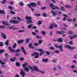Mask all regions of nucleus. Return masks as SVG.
Returning a JSON list of instances; mask_svg holds the SVG:
<instances>
[{
    "label": "nucleus",
    "instance_id": "obj_1",
    "mask_svg": "<svg viewBox=\"0 0 77 77\" xmlns=\"http://www.w3.org/2000/svg\"><path fill=\"white\" fill-rule=\"evenodd\" d=\"M28 66L29 68L30 69V70H32V71H33L34 70L35 71H38L39 72H41V73H42V74H44V72L43 71H41L40 70H39L38 69V67H37L35 65L33 67V68L32 66Z\"/></svg>",
    "mask_w": 77,
    "mask_h": 77
},
{
    "label": "nucleus",
    "instance_id": "obj_2",
    "mask_svg": "<svg viewBox=\"0 0 77 77\" xmlns=\"http://www.w3.org/2000/svg\"><path fill=\"white\" fill-rule=\"evenodd\" d=\"M25 19L26 20H28L26 21V23L28 24H31L32 23V17L28 16H26L25 17Z\"/></svg>",
    "mask_w": 77,
    "mask_h": 77
},
{
    "label": "nucleus",
    "instance_id": "obj_3",
    "mask_svg": "<svg viewBox=\"0 0 77 77\" xmlns=\"http://www.w3.org/2000/svg\"><path fill=\"white\" fill-rule=\"evenodd\" d=\"M8 49L10 51L12 52L13 53H14V52L15 53H19V52H20L21 51L20 49H17V50L15 51V49L12 48L10 47H8Z\"/></svg>",
    "mask_w": 77,
    "mask_h": 77
},
{
    "label": "nucleus",
    "instance_id": "obj_4",
    "mask_svg": "<svg viewBox=\"0 0 77 77\" xmlns=\"http://www.w3.org/2000/svg\"><path fill=\"white\" fill-rule=\"evenodd\" d=\"M54 45L57 48H60L61 51H63V48L62 45H60L59 46L57 44H55Z\"/></svg>",
    "mask_w": 77,
    "mask_h": 77
},
{
    "label": "nucleus",
    "instance_id": "obj_5",
    "mask_svg": "<svg viewBox=\"0 0 77 77\" xmlns=\"http://www.w3.org/2000/svg\"><path fill=\"white\" fill-rule=\"evenodd\" d=\"M65 48H67L69 49H70V50H73L75 49V47H71V46L69 45H64Z\"/></svg>",
    "mask_w": 77,
    "mask_h": 77
},
{
    "label": "nucleus",
    "instance_id": "obj_6",
    "mask_svg": "<svg viewBox=\"0 0 77 77\" xmlns=\"http://www.w3.org/2000/svg\"><path fill=\"white\" fill-rule=\"evenodd\" d=\"M32 56H36L34 57L35 59H37L39 58V54L38 52H34L33 54H32Z\"/></svg>",
    "mask_w": 77,
    "mask_h": 77
},
{
    "label": "nucleus",
    "instance_id": "obj_7",
    "mask_svg": "<svg viewBox=\"0 0 77 77\" xmlns=\"http://www.w3.org/2000/svg\"><path fill=\"white\" fill-rule=\"evenodd\" d=\"M9 23L11 24L13 23V24H18L20 23V21L18 20H10Z\"/></svg>",
    "mask_w": 77,
    "mask_h": 77
},
{
    "label": "nucleus",
    "instance_id": "obj_8",
    "mask_svg": "<svg viewBox=\"0 0 77 77\" xmlns=\"http://www.w3.org/2000/svg\"><path fill=\"white\" fill-rule=\"evenodd\" d=\"M20 71L21 72L20 73V74L22 75L23 77H24V75H26V73L24 72V71L23 70V69H21L20 70Z\"/></svg>",
    "mask_w": 77,
    "mask_h": 77
},
{
    "label": "nucleus",
    "instance_id": "obj_9",
    "mask_svg": "<svg viewBox=\"0 0 77 77\" xmlns=\"http://www.w3.org/2000/svg\"><path fill=\"white\" fill-rule=\"evenodd\" d=\"M37 50H38V51H39L40 52H41L39 54L40 56H42V54H44L45 53H44V51L42 50V49H37Z\"/></svg>",
    "mask_w": 77,
    "mask_h": 77
},
{
    "label": "nucleus",
    "instance_id": "obj_10",
    "mask_svg": "<svg viewBox=\"0 0 77 77\" xmlns=\"http://www.w3.org/2000/svg\"><path fill=\"white\" fill-rule=\"evenodd\" d=\"M1 36L4 39H6V34L3 33H1Z\"/></svg>",
    "mask_w": 77,
    "mask_h": 77
},
{
    "label": "nucleus",
    "instance_id": "obj_11",
    "mask_svg": "<svg viewBox=\"0 0 77 77\" xmlns=\"http://www.w3.org/2000/svg\"><path fill=\"white\" fill-rule=\"evenodd\" d=\"M30 5L32 7H36V6H37V4H36V3H35L34 2H32L31 3Z\"/></svg>",
    "mask_w": 77,
    "mask_h": 77
},
{
    "label": "nucleus",
    "instance_id": "obj_12",
    "mask_svg": "<svg viewBox=\"0 0 77 77\" xmlns=\"http://www.w3.org/2000/svg\"><path fill=\"white\" fill-rule=\"evenodd\" d=\"M21 49L22 50L23 53L24 54H27V53L26 52L25 50H24V48L23 47H21Z\"/></svg>",
    "mask_w": 77,
    "mask_h": 77
},
{
    "label": "nucleus",
    "instance_id": "obj_13",
    "mask_svg": "<svg viewBox=\"0 0 77 77\" xmlns=\"http://www.w3.org/2000/svg\"><path fill=\"white\" fill-rule=\"evenodd\" d=\"M23 69L26 72H29V69L27 67H25L23 68Z\"/></svg>",
    "mask_w": 77,
    "mask_h": 77
},
{
    "label": "nucleus",
    "instance_id": "obj_14",
    "mask_svg": "<svg viewBox=\"0 0 77 77\" xmlns=\"http://www.w3.org/2000/svg\"><path fill=\"white\" fill-rule=\"evenodd\" d=\"M28 46L30 48H31V49H34V47L32 46V43H29L28 45Z\"/></svg>",
    "mask_w": 77,
    "mask_h": 77
},
{
    "label": "nucleus",
    "instance_id": "obj_15",
    "mask_svg": "<svg viewBox=\"0 0 77 77\" xmlns=\"http://www.w3.org/2000/svg\"><path fill=\"white\" fill-rule=\"evenodd\" d=\"M16 60V57H14L12 58H10V61L11 62H14V61H15Z\"/></svg>",
    "mask_w": 77,
    "mask_h": 77
},
{
    "label": "nucleus",
    "instance_id": "obj_16",
    "mask_svg": "<svg viewBox=\"0 0 77 77\" xmlns=\"http://www.w3.org/2000/svg\"><path fill=\"white\" fill-rule=\"evenodd\" d=\"M24 42V40H19L17 42V44H21V43H23Z\"/></svg>",
    "mask_w": 77,
    "mask_h": 77
},
{
    "label": "nucleus",
    "instance_id": "obj_17",
    "mask_svg": "<svg viewBox=\"0 0 77 77\" xmlns=\"http://www.w3.org/2000/svg\"><path fill=\"white\" fill-rule=\"evenodd\" d=\"M2 24L5 25V26H8V25H9V23H7V22L3 21L2 22Z\"/></svg>",
    "mask_w": 77,
    "mask_h": 77
},
{
    "label": "nucleus",
    "instance_id": "obj_18",
    "mask_svg": "<svg viewBox=\"0 0 77 77\" xmlns=\"http://www.w3.org/2000/svg\"><path fill=\"white\" fill-rule=\"evenodd\" d=\"M49 6L50 8H54V5L53 3H51L49 5Z\"/></svg>",
    "mask_w": 77,
    "mask_h": 77
},
{
    "label": "nucleus",
    "instance_id": "obj_19",
    "mask_svg": "<svg viewBox=\"0 0 77 77\" xmlns=\"http://www.w3.org/2000/svg\"><path fill=\"white\" fill-rule=\"evenodd\" d=\"M4 56L5 57V58L6 59H7L8 58V57H9L8 55V54L7 53H6L5 54Z\"/></svg>",
    "mask_w": 77,
    "mask_h": 77
},
{
    "label": "nucleus",
    "instance_id": "obj_20",
    "mask_svg": "<svg viewBox=\"0 0 77 77\" xmlns=\"http://www.w3.org/2000/svg\"><path fill=\"white\" fill-rule=\"evenodd\" d=\"M42 61L44 62H47L48 61V59H43Z\"/></svg>",
    "mask_w": 77,
    "mask_h": 77
},
{
    "label": "nucleus",
    "instance_id": "obj_21",
    "mask_svg": "<svg viewBox=\"0 0 77 77\" xmlns=\"http://www.w3.org/2000/svg\"><path fill=\"white\" fill-rule=\"evenodd\" d=\"M54 8H52V10H55L56 9H58V10H59V8H58V7H57V6H54Z\"/></svg>",
    "mask_w": 77,
    "mask_h": 77
},
{
    "label": "nucleus",
    "instance_id": "obj_22",
    "mask_svg": "<svg viewBox=\"0 0 77 77\" xmlns=\"http://www.w3.org/2000/svg\"><path fill=\"white\" fill-rule=\"evenodd\" d=\"M27 65H28V63H25L24 64H22V67H25V66H27Z\"/></svg>",
    "mask_w": 77,
    "mask_h": 77
},
{
    "label": "nucleus",
    "instance_id": "obj_23",
    "mask_svg": "<svg viewBox=\"0 0 77 77\" xmlns=\"http://www.w3.org/2000/svg\"><path fill=\"white\" fill-rule=\"evenodd\" d=\"M51 12L54 16L56 15V13L54 11H51Z\"/></svg>",
    "mask_w": 77,
    "mask_h": 77
},
{
    "label": "nucleus",
    "instance_id": "obj_24",
    "mask_svg": "<svg viewBox=\"0 0 77 77\" xmlns=\"http://www.w3.org/2000/svg\"><path fill=\"white\" fill-rule=\"evenodd\" d=\"M28 7L29 8H31L32 11H34V10L32 8V7H31V5H30V4H28Z\"/></svg>",
    "mask_w": 77,
    "mask_h": 77
},
{
    "label": "nucleus",
    "instance_id": "obj_25",
    "mask_svg": "<svg viewBox=\"0 0 77 77\" xmlns=\"http://www.w3.org/2000/svg\"><path fill=\"white\" fill-rule=\"evenodd\" d=\"M16 65L17 66H20V63H19L18 62H16Z\"/></svg>",
    "mask_w": 77,
    "mask_h": 77
},
{
    "label": "nucleus",
    "instance_id": "obj_26",
    "mask_svg": "<svg viewBox=\"0 0 77 77\" xmlns=\"http://www.w3.org/2000/svg\"><path fill=\"white\" fill-rule=\"evenodd\" d=\"M30 40L29 39V38H27L26 39V44H29V40Z\"/></svg>",
    "mask_w": 77,
    "mask_h": 77
},
{
    "label": "nucleus",
    "instance_id": "obj_27",
    "mask_svg": "<svg viewBox=\"0 0 77 77\" xmlns=\"http://www.w3.org/2000/svg\"><path fill=\"white\" fill-rule=\"evenodd\" d=\"M63 41V40H62V39L60 38H58V42H62Z\"/></svg>",
    "mask_w": 77,
    "mask_h": 77
},
{
    "label": "nucleus",
    "instance_id": "obj_28",
    "mask_svg": "<svg viewBox=\"0 0 77 77\" xmlns=\"http://www.w3.org/2000/svg\"><path fill=\"white\" fill-rule=\"evenodd\" d=\"M33 26V24H31L30 25H29L28 26V29H31L32 27Z\"/></svg>",
    "mask_w": 77,
    "mask_h": 77
},
{
    "label": "nucleus",
    "instance_id": "obj_29",
    "mask_svg": "<svg viewBox=\"0 0 77 77\" xmlns=\"http://www.w3.org/2000/svg\"><path fill=\"white\" fill-rule=\"evenodd\" d=\"M0 46L1 47H3V46H4V43L2 42H0Z\"/></svg>",
    "mask_w": 77,
    "mask_h": 77
},
{
    "label": "nucleus",
    "instance_id": "obj_30",
    "mask_svg": "<svg viewBox=\"0 0 77 77\" xmlns=\"http://www.w3.org/2000/svg\"><path fill=\"white\" fill-rule=\"evenodd\" d=\"M36 38L37 39H41L42 37L41 36H39L38 35H36Z\"/></svg>",
    "mask_w": 77,
    "mask_h": 77
},
{
    "label": "nucleus",
    "instance_id": "obj_31",
    "mask_svg": "<svg viewBox=\"0 0 77 77\" xmlns=\"http://www.w3.org/2000/svg\"><path fill=\"white\" fill-rule=\"evenodd\" d=\"M3 2L1 1V3L2 4H5V3H6V0H2Z\"/></svg>",
    "mask_w": 77,
    "mask_h": 77
},
{
    "label": "nucleus",
    "instance_id": "obj_32",
    "mask_svg": "<svg viewBox=\"0 0 77 77\" xmlns=\"http://www.w3.org/2000/svg\"><path fill=\"white\" fill-rule=\"evenodd\" d=\"M46 33V32L45 31H42L41 32V33H42V34H43V35H44V36H45V35Z\"/></svg>",
    "mask_w": 77,
    "mask_h": 77
},
{
    "label": "nucleus",
    "instance_id": "obj_33",
    "mask_svg": "<svg viewBox=\"0 0 77 77\" xmlns=\"http://www.w3.org/2000/svg\"><path fill=\"white\" fill-rule=\"evenodd\" d=\"M49 49H50V50H54L55 48L53 47H51L49 48Z\"/></svg>",
    "mask_w": 77,
    "mask_h": 77
},
{
    "label": "nucleus",
    "instance_id": "obj_34",
    "mask_svg": "<svg viewBox=\"0 0 77 77\" xmlns=\"http://www.w3.org/2000/svg\"><path fill=\"white\" fill-rule=\"evenodd\" d=\"M17 47V43H15L14 45H13V48H15Z\"/></svg>",
    "mask_w": 77,
    "mask_h": 77
},
{
    "label": "nucleus",
    "instance_id": "obj_35",
    "mask_svg": "<svg viewBox=\"0 0 77 77\" xmlns=\"http://www.w3.org/2000/svg\"><path fill=\"white\" fill-rule=\"evenodd\" d=\"M65 8H70L71 7L69 5H67L65 6Z\"/></svg>",
    "mask_w": 77,
    "mask_h": 77
},
{
    "label": "nucleus",
    "instance_id": "obj_36",
    "mask_svg": "<svg viewBox=\"0 0 77 77\" xmlns=\"http://www.w3.org/2000/svg\"><path fill=\"white\" fill-rule=\"evenodd\" d=\"M10 13H11L13 15H15L16 14L15 12L13 11H11Z\"/></svg>",
    "mask_w": 77,
    "mask_h": 77
},
{
    "label": "nucleus",
    "instance_id": "obj_37",
    "mask_svg": "<svg viewBox=\"0 0 77 77\" xmlns=\"http://www.w3.org/2000/svg\"><path fill=\"white\" fill-rule=\"evenodd\" d=\"M68 34L69 35H72V34H73V32L71 31H69L68 32Z\"/></svg>",
    "mask_w": 77,
    "mask_h": 77
},
{
    "label": "nucleus",
    "instance_id": "obj_38",
    "mask_svg": "<svg viewBox=\"0 0 77 77\" xmlns=\"http://www.w3.org/2000/svg\"><path fill=\"white\" fill-rule=\"evenodd\" d=\"M53 28V24L51 25V26L49 27V29H52Z\"/></svg>",
    "mask_w": 77,
    "mask_h": 77
},
{
    "label": "nucleus",
    "instance_id": "obj_39",
    "mask_svg": "<svg viewBox=\"0 0 77 77\" xmlns=\"http://www.w3.org/2000/svg\"><path fill=\"white\" fill-rule=\"evenodd\" d=\"M5 52V51L3 50V49H1L0 51V54L1 53H3Z\"/></svg>",
    "mask_w": 77,
    "mask_h": 77
},
{
    "label": "nucleus",
    "instance_id": "obj_40",
    "mask_svg": "<svg viewBox=\"0 0 77 77\" xmlns=\"http://www.w3.org/2000/svg\"><path fill=\"white\" fill-rule=\"evenodd\" d=\"M39 45V44L37 43H34V46H38V45Z\"/></svg>",
    "mask_w": 77,
    "mask_h": 77
},
{
    "label": "nucleus",
    "instance_id": "obj_41",
    "mask_svg": "<svg viewBox=\"0 0 77 77\" xmlns=\"http://www.w3.org/2000/svg\"><path fill=\"white\" fill-rule=\"evenodd\" d=\"M65 31H60V35L63 34V33H65Z\"/></svg>",
    "mask_w": 77,
    "mask_h": 77
},
{
    "label": "nucleus",
    "instance_id": "obj_42",
    "mask_svg": "<svg viewBox=\"0 0 77 77\" xmlns=\"http://www.w3.org/2000/svg\"><path fill=\"white\" fill-rule=\"evenodd\" d=\"M8 8L10 9V10H12V9H14V8L12 7L11 6H9L8 7Z\"/></svg>",
    "mask_w": 77,
    "mask_h": 77
},
{
    "label": "nucleus",
    "instance_id": "obj_43",
    "mask_svg": "<svg viewBox=\"0 0 77 77\" xmlns=\"http://www.w3.org/2000/svg\"><path fill=\"white\" fill-rule=\"evenodd\" d=\"M0 63L1 64H2V65H5V63L2 62V60H0Z\"/></svg>",
    "mask_w": 77,
    "mask_h": 77
},
{
    "label": "nucleus",
    "instance_id": "obj_44",
    "mask_svg": "<svg viewBox=\"0 0 77 77\" xmlns=\"http://www.w3.org/2000/svg\"><path fill=\"white\" fill-rule=\"evenodd\" d=\"M42 23V22L41 21H38V25H40V24H41Z\"/></svg>",
    "mask_w": 77,
    "mask_h": 77
},
{
    "label": "nucleus",
    "instance_id": "obj_45",
    "mask_svg": "<svg viewBox=\"0 0 77 77\" xmlns=\"http://www.w3.org/2000/svg\"><path fill=\"white\" fill-rule=\"evenodd\" d=\"M8 42H9V40H7L6 42H5V45H8Z\"/></svg>",
    "mask_w": 77,
    "mask_h": 77
},
{
    "label": "nucleus",
    "instance_id": "obj_46",
    "mask_svg": "<svg viewBox=\"0 0 77 77\" xmlns=\"http://www.w3.org/2000/svg\"><path fill=\"white\" fill-rule=\"evenodd\" d=\"M3 12H4V10H0V13H1V14H3Z\"/></svg>",
    "mask_w": 77,
    "mask_h": 77
},
{
    "label": "nucleus",
    "instance_id": "obj_47",
    "mask_svg": "<svg viewBox=\"0 0 77 77\" xmlns=\"http://www.w3.org/2000/svg\"><path fill=\"white\" fill-rule=\"evenodd\" d=\"M42 42V40H39L38 42V43H39V44H41Z\"/></svg>",
    "mask_w": 77,
    "mask_h": 77
},
{
    "label": "nucleus",
    "instance_id": "obj_48",
    "mask_svg": "<svg viewBox=\"0 0 77 77\" xmlns=\"http://www.w3.org/2000/svg\"><path fill=\"white\" fill-rule=\"evenodd\" d=\"M20 5L23 6V2H20L19 3Z\"/></svg>",
    "mask_w": 77,
    "mask_h": 77
},
{
    "label": "nucleus",
    "instance_id": "obj_49",
    "mask_svg": "<svg viewBox=\"0 0 77 77\" xmlns=\"http://www.w3.org/2000/svg\"><path fill=\"white\" fill-rule=\"evenodd\" d=\"M24 32V30H20L18 31V32L19 33H21V32Z\"/></svg>",
    "mask_w": 77,
    "mask_h": 77
},
{
    "label": "nucleus",
    "instance_id": "obj_50",
    "mask_svg": "<svg viewBox=\"0 0 77 77\" xmlns=\"http://www.w3.org/2000/svg\"><path fill=\"white\" fill-rule=\"evenodd\" d=\"M72 40H71L70 42H69V44L70 45H72Z\"/></svg>",
    "mask_w": 77,
    "mask_h": 77
},
{
    "label": "nucleus",
    "instance_id": "obj_51",
    "mask_svg": "<svg viewBox=\"0 0 77 77\" xmlns=\"http://www.w3.org/2000/svg\"><path fill=\"white\" fill-rule=\"evenodd\" d=\"M32 34L33 35H34V36H35L36 35V33L34 32H32Z\"/></svg>",
    "mask_w": 77,
    "mask_h": 77
},
{
    "label": "nucleus",
    "instance_id": "obj_52",
    "mask_svg": "<svg viewBox=\"0 0 77 77\" xmlns=\"http://www.w3.org/2000/svg\"><path fill=\"white\" fill-rule=\"evenodd\" d=\"M42 15L43 17H46V15H47V14H45V13H43Z\"/></svg>",
    "mask_w": 77,
    "mask_h": 77
},
{
    "label": "nucleus",
    "instance_id": "obj_53",
    "mask_svg": "<svg viewBox=\"0 0 77 77\" xmlns=\"http://www.w3.org/2000/svg\"><path fill=\"white\" fill-rule=\"evenodd\" d=\"M53 26V27H57L56 24H54Z\"/></svg>",
    "mask_w": 77,
    "mask_h": 77
},
{
    "label": "nucleus",
    "instance_id": "obj_54",
    "mask_svg": "<svg viewBox=\"0 0 77 77\" xmlns=\"http://www.w3.org/2000/svg\"><path fill=\"white\" fill-rule=\"evenodd\" d=\"M61 9L63 11H64V8H63V6H62L61 7Z\"/></svg>",
    "mask_w": 77,
    "mask_h": 77
},
{
    "label": "nucleus",
    "instance_id": "obj_55",
    "mask_svg": "<svg viewBox=\"0 0 77 77\" xmlns=\"http://www.w3.org/2000/svg\"><path fill=\"white\" fill-rule=\"evenodd\" d=\"M54 53H59V51L58 50H56L54 51Z\"/></svg>",
    "mask_w": 77,
    "mask_h": 77
},
{
    "label": "nucleus",
    "instance_id": "obj_56",
    "mask_svg": "<svg viewBox=\"0 0 77 77\" xmlns=\"http://www.w3.org/2000/svg\"><path fill=\"white\" fill-rule=\"evenodd\" d=\"M71 68H72L73 69V68H75V65H72L71 66Z\"/></svg>",
    "mask_w": 77,
    "mask_h": 77
},
{
    "label": "nucleus",
    "instance_id": "obj_57",
    "mask_svg": "<svg viewBox=\"0 0 77 77\" xmlns=\"http://www.w3.org/2000/svg\"><path fill=\"white\" fill-rule=\"evenodd\" d=\"M69 37H70V39L71 40L72 39H73V38H74V37H73H73H72L71 35L69 36Z\"/></svg>",
    "mask_w": 77,
    "mask_h": 77
},
{
    "label": "nucleus",
    "instance_id": "obj_58",
    "mask_svg": "<svg viewBox=\"0 0 77 77\" xmlns=\"http://www.w3.org/2000/svg\"><path fill=\"white\" fill-rule=\"evenodd\" d=\"M46 54L47 55H50V52H48V51H47L46 52Z\"/></svg>",
    "mask_w": 77,
    "mask_h": 77
},
{
    "label": "nucleus",
    "instance_id": "obj_59",
    "mask_svg": "<svg viewBox=\"0 0 77 77\" xmlns=\"http://www.w3.org/2000/svg\"><path fill=\"white\" fill-rule=\"evenodd\" d=\"M67 20L69 21V22H71L72 21V20L71 19H67Z\"/></svg>",
    "mask_w": 77,
    "mask_h": 77
},
{
    "label": "nucleus",
    "instance_id": "obj_60",
    "mask_svg": "<svg viewBox=\"0 0 77 77\" xmlns=\"http://www.w3.org/2000/svg\"><path fill=\"white\" fill-rule=\"evenodd\" d=\"M63 17H68V16H67V15H66L65 14H63Z\"/></svg>",
    "mask_w": 77,
    "mask_h": 77
},
{
    "label": "nucleus",
    "instance_id": "obj_61",
    "mask_svg": "<svg viewBox=\"0 0 77 77\" xmlns=\"http://www.w3.org/2000/svg\"><path fill=\"white\" fill-rule=\"evenodd\" d=\"M20 60H22V61H23V60H24V58H23V57H21L20 58Z\"/></svg>",
    "mask_w": 77,
    "mask_h": 77
},
{
    "label": "nucleus",
    "instance_id": "obj_62",
    "mask_svg": "<svg viewBox=\"0 0 77 77\" xmlns=\"http://www.w3.org/2000/svg\"><path fill=\"white\" fill-rule=\"evenodd\" d=\"M15 55L16 56H20V53L16 54Z\"/></svg>",
    "mask_w": 77,
    "mask_h": 77
},
{
    "label": "nucleus",
    "instance_id": "obj_63",
    "mask_svg": "<svg viewBox=\"0 0 77 77\" xmlns=\"http://www.w3.org/2000/svg\"><path fill=\"white\" fill-rule=\"evenodd\" d=\"M73 36L74 38H77V35H73Z\"/></svg>",
    "mask_w": 77,
    "mask_h": 77
},
{
    "label": "nucleus",
    "instance_id": "obj_64",
    "mask_svg": "<svg viewBox=\"0 0 77 77\" xmlns=\"http://www.w3.org/2000/svg\"><path fill=\"white\" fill-rule=\"evenodd\" d=\"M15 77H20V75H18V74H17L15 76Z\"/></svg>",
    "mask_w": 77,
    "mask_h": 77
}]
</instances>
